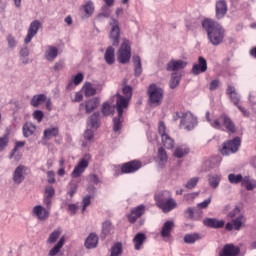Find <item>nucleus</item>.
<instances>
[{"instance_id":"f257e3e1","label":"nucleus","mask_w":256,"mask_h":256,"mask_svg":"<svg viewBox=\"0 0 256 256\" xmlns=\"http://www.w3.org/2000/svg\"><path fill=\"white\" fill-rule=\"evenodd\" d=\"M123 95L117 93L113 96V99L116 98V111L118 113V117L113 119V130L115 132L121 131V125L124 121L123 113L129 109V101H131V97H133V88L129 85H126L122 89Z\"/></svg>"},{"instance_id":"f03ea898","label":"nucleus","mask_w":256,"mask_h":256,"mask_svg":"<svg viewBox=\"0 0 256 256\" xmlns=\"http://www.w3.org/2000/svg\"><path fill=\"white\" fill-rule=\"evenodd\" d=\"M202 27L205 29L211 45L217 47L223 43L225 39V28L221 24L213 19L206 18L202 21Z\"/></svg>"},{"instance_id":"7ed1b4c3","label":"nucleus","mask_w":256,"mask_h":256,"mask_svg":"<svg viewBox=\"0 0 256 256\" xmlns=\"http://www.w3.org/2000/svg\"><path fill=\"white\" fill-rule=\"evenodd\" d=\"M213 129L218 131H226L227 133H236L237 127L235 122L227 114H221L214 122H212Z\"/></svg>"},{"instance_id":"20e7f679","label":"nucleus","mask_w":256,"mask_h":256,"mask_svg":"<svg viewBox=\"0 0 256 256\" xmlns=\"http://www.w3.org/2000/svg\"><path fill=\"white\" fill-rule=\"evenodd\" d=\"M164 91L156 84H151L148 88L149 103L151 107H159L163 103Z\"/></svg>"},{"instance_id":"39448f33","label":"nucleus","mask_w":256,"mask_h":256,"mask_svg":"<svg viewBox=\"0 0 256 256\" xmlns=\"http://www.w3.org/2000/svg\"><path fill=\"white\" fill-rule=\"evenodd\" d=\"M117 61L122 65H127V63L131 61V44L129 43V40L124 39L121 44L117 52Z\"/></svg>"},{"instance_id":"423d86ee","label":"nucleus","mask_w":256,"mask_h":256,"mask_svg":"<svg viewBox=\"0 0 256 256\" xmlns=\"http://www.w3.org/2000/svg\"><path fill=\"white\" fill-rule=\"evenodd\" d=\"M110 27L109 39L113 47H119V41L121 39V27H119V21L117 19H112L110 21Z\"/></svg>"},{"instance_id":"0eeeda50","label":"nucleus","mask_w":256,"mask_h":256,"mask_svg":"<svg viewBox=\"0 0 256 256\" xmlns=\"http://www.w3.org/2000/svg\"><path fill=\"white\" fill-rule=\"evenodd\" d=\"M239 147H241V138L235 137L223 144L220 153L222 155H231V153H237L239 151Z\"/></svg>"},{"instance_id":"6e6552de","label":"nucleus","mask_w":256,"mask_h":256,"mask_svg":"<svg viewBox=\"0 0 256 256\" xmlns=\"http://www.w3.org/2000/svg\"><path fill=\"white\" fill-rule=\"evenodd\" d=\"M145 211H147V207L143 204L132 208L127 215L129 223H137V219H141L145 215Z\"/></svg>"},{"instance_id":"1a4fd4ad","label":"nucleus","mask_w":256,"mask_h":256,"mask_svg":"<svg viewBox=\"0 0 256 256\" xmlns=\"http://www.w3.org/2000/svg\"><path fill=\"white\" fill-rule=\"evenodd\" d=\"M195 125H197V118L193 116V114L189 112L182 114L180 127H185L187 131H191L192 129H195Z\"/></svg>"},{"instance_id":"9d476101","label":"nucleus","mask_w":256,"mask_h":256,"mask_svg":"<svg viewBox=\"0 0 256 256\" xmlns=\"http://www.w3.org/2000/svg\"><path fill=\"white\" fill-rule=\"evenodd\" d=\"M39 29H41V22L39 20H34L30 23L27 36L24 40V43L26 45L31 43L33 37H35V35H37V33H39Z\"/></svg>"},{"instance_id":"9b49d317","label":"nucleus","mask_w":256,"mask_h":256,"mask_svg":"<svg viewBox=\"0 0 256 256\" xmlns=\"http://www.w3.org/2000/svg\"><path fill=\"white\" fill-rule=\"evenodd\" d=\"M142 166L143 164L141 163V161L132 160L122 165L121 173H135L139 171Z\"/></svg>"},{"instance_id":"f8f14e48","label":"nucleus","mask_w":256,"mask_h":256,"mask_svg":"<svg viewBox=\"0 0 256 256\" xmlns=\"http://www.w3.org/2000/svg\"><path fill=\"white\" fill-rule=\"evenodd\" d=\"M240 253L241 248L230 243L224 245L222 251L219 252V256H239Z\"/></svg>"},{"instance_id":"ddd939ff","label":"nucleus","mask_w":256,"mask_h":256,"mask_svg":"<svg viewBox=\"0 0 256 256\" xmlns=\"http://www.w3.org/2000/svg\"><path fill=\"white\" fill-rule=\"evenodd\" d=\"M27 171V167L23 165H19L13 172V182L16 185H21L23 181H25V172Z\"/></svg>"},{"instance_id":"4468645a","label":"nucleus","mask_w":256,"mask_h":256,"mask_svg":"<svg viewBox=\"0 0 256 256\" xmlns=\"http://www.w3.org/2000/svg\"><path fill=\"white\" fill-rule=\"evenodd\" d=\"M89 167V162L86 159H81L80 162L75 166L74 170L71 173L72 179H77L85 173V169Z\"/></svg>"},{"instance_id":"2eb2a0df","label":"nucleus","mask_w":256,"mask_h":256,"mask_svg":"<svg viewBox=\"0 0 256 256\" xmlns=\"http://www.w3.org/2000/svg\"><path fill=\"white\" fill-rule=\"evenodd\" d=\"M207 71V60L202 56L198 57V63L194 64L192 67L193 75H201Z\"/></svg>"},{"instance_id":"dca6fc26","label":"nucleus","mask_w":256,"mask_h":256,"mask_svg":"<svg viewBox=\"0 0 256 256\" xmlns=\"http://www.w3.org/2000/svg\"><path fill=\"white\" fill-rule=\"evenodd\" d=\"M203 225H205V227H210L211 229H223V227H225V220L206 218L203 220Z\"/></svg>"},{"instance_id":"f3484780","label":"nucleus","mask_w":256,"mask_h":256,"mask_svg":"<svg viewBox=\"0 0 256 256\" xmlns=\"http://www.w3.org/2000/svg\"><path fill=\"white\" fill-rule=\"evenodd\" d=\"M187 67V62L183 60H171L167 64V71H179Z\"/></svg>"},{"instance_id":"a211bd4d","label":"nucleus","mask_w":256,"mask_h":256,"mask_svg":"<svg viewBox=\"0 0 256 256\" xmlns=\"http://www.w3.org/2000/svg\"><path fill=\"white\" fill-rule=\"evenodd\" d=\"M86 249H96L99 245V236L95 233H90L84 243Z\"/></svg>"},{"instance_id":"6ab92c4d","label":"nucleus","mask_w":256,"mask_h":256,"mask_svg":"<svg viewBox=\"0 0 256 256\" xmlns=\"http://www.w3.org/2000/svg\"><path fill=\"white\" fill-rule=\"evenodd\" d=\"M173 227H175V223L173 221H166L162 226L161 237H163V239H169V237H171Z\"/></svg>"},{"instance_id":"aec40b11","label":"nucleus","mask_w":256,"mask_h":256,"mask_svg":"<svg viewBox=\"0 0 256 256\" xmlns=\"http://www.w3.org/2000/svg\"><path fill=\"white\" fill-rule=\"evenodd\" d=\"M159 209L163 211V213H169L177 207V202L172 197L168 200L164 201L163 204L158 205Z\"/></svg>"},{"instance_id":"412c9836","label":"nucleus","mask_w":256,"mask_h":256,"mask_svg":"<svg viewBox=\"0 0 256 256\" xmlns=\"http://www.w3.org/2000/svg\"><path fill=\"white\" fill-rule=\"evenodd\" d=\"M227 15V2L220 0L216 3V17L223 19Z\"/></svg>"},{"instance_id":"4be33fe9","label":"nucleus","mask_w":256,"mask_h":256,"mask_svg":"<svg viewBox=\"0 0 256 256\" xmlns=\"http://www.w3.org/2000/svg\"><path fill=\"white\" fill-rule=\"evenodd\" d=\"M227 95H229V98L233 102V105H235V107L240 105L241 96H239V94L237 93V90H235V87L228 86Z\"/></svg>"},{"instance_id":"5701e85b","label":"nucleus","mask_w":256,"mask_h":256,"mask_svg":"<svg viewBox=\"0 0 256 256\" xmlns=\"http://www.w3.org/2000/svg\"><path fill=\"white\" fill-rule=\"evenodd\" d=\"M88 125H90V127L92 129H99V127L101 126V113L99 112H94L89 120H88Z\"/></svg>"},{"instance_id":"b1692460","label":"nucleus","mask_w":256,"mask_h":256,"mask_svg":"<svg viewBox=\"0 0 256 256\" xmlns=\"http://www.w3.org/2000/svg\"><path fill=\"white\" fill-rule=\"evenodd\" d=\"M34 215L38 217L41 221L48 219L49 218V211H47L43 206L38 205L35 206L33 209Z\"/></svg>"},{"instance_id":"393cba45","label":"nucleus","mask_w":256,"mask_h":256,"mask_svg":"<svg viewBox=\"0 0 256 256\" xmlns=\"http://www.w3.org/2000/svg\"><path fill=\"white\" fill-rule=\"evenodd\" d=\"M23 136L24 137H31L35 131H37V126L32 122H26L22 126Z\"/></svg>"},{"instance_id":"a878e982","label":"nucleus","mask_w":256,"mask_h":256,"mask_svg":"<svg viewBox=\"0 0 256 256\" xmlns=\"http://www.w3.org/2000/svg\"><path fill=\"white\" fill-rule=\"evenodd\" d=\"M134 64V76L141 77V73H143V67L141 64V57L139 55L133 56L132 58Z\"/></svg>"},{"instance_id":"bb28decb","label":"nucleus","mask_w":256,"mask_h":256,"mask_svg":"<svg viewBox=\"0 0 256 256\" xmlns=\"http://www.w3.org/2000/svg\"><path fill=\"white\" fill-rule=\"evenodd\" d=\"M104 59L107 65H113L115 63V48L109 46L104 54Z\"/></svg>"},{"instance_id":"cd10ccee","label":"nucleus","mask_w":256,"mask_h":256,"mask_svg":"<svg viewBox=\"0 0 256 256\" xmlns=\"http://www.w3.org/2000/svg\"><path fill=\"white\" fill-rule=\"evenodd\" d=\"M171 199V192L164 190L155 195L156 204L163 205L164 201Z\"/></svg>"},{"instance_id":"c85d7f7f","label":"nucleus","mask_w":256,"mask_h":256,"mask_svg":"<svg viewBox=\"0 0 256 256\" xmlns=\"http://www.w3.org/2000/svg\"><path fill=\"white\" fill-rule=\"evenodd\" d=\"M47 101V95L45 94H37L34 95L30 101V105L32 107H39V105H43Z\"/></svg>"},{"instance_id":"c756f323","label":"nucleus","mask_w":256,"mask_h":256,"mask_svg":"<svg viewBox=\"0 0 256 256\" xmlns=\"http://www.w3.org/2000/svg\"><path fill=\"white\" fill-rule=\"evenodd\" d=\"M99 107V98H92L85 103L86 113H93Z\"/></svg>"},{"instance_id":"7c9ffc66","label":"nucleus","mask_w":256,"mask_h":256,"mask_svg":"<svg viewBox=\"0 0 256 256\" xmlns=\"http://www.w3.org/2000/svg\"><path fill=\"white\" fill-rule=\"evenodd\" d=\"M57 55H59V50L54 46H49L45 53L47 61H55V59H57Z\"/></svg>"},{"instance_id":"2f4dec72","label":"nucleus","mask_w":256,"mask_h":256,"mask_svg":"<svg viewBox=\"0 0 256 256\" xmlns=\"http://www.w3.org/2000/svg\"><path fill=\"white\" fill-rule=\"evenodd\" d=\"M242 186L245 187L247 191H253V189H256V180L245 176L242 180Z\"/></svg>"},{"instance_id":"473e14b6","label":"nucleus","mask_w":256,"mask_h":256,"mask_svg":"<svg viewBox=\"0 0 256 256\" xmlns=\"http://www.w3.org/2000/svg\"><path fill=\"white\" fill-rule=\"evenodd\" d=\"M185 155H189V147L186 145L178 146L174 151V156L178 159H183Z\"/></svg>"},{"instance_id":"72a5a7b5","label":"nucleus","mask_w":256,"mask_h":256,"mask_svg":"<svg viewBox=\"0 0 256 256\" xmlns=\"http://www.w3.org/2000/svg\"><path fill=\"white\" fill-rule=\"evenodd\" d=\"M59 135V128L53 127L45 129L43 132V139H53V137H57Z\"/></svg>"},{"instance_id":"f704fd0d","label":"nucleus","mask_w":256,"mask_h":256,"mask_svg":"<svg viewBox=\"0 0 256 256\" xmlns=\"http://www.w3.org/2000/svg\"><path fill=\"white\" fill-rule=\"evenodd\" d=\"M145 239H147V236H145L144 233H138L135 235L133 241L136 251H139V249H141V245L145 243Z\"/></svg>"},{"instance_id":"c9c22d12","label":"nucleus","mask_w":256,"mask_h":256,"mask_svg":"<svg viewBox=\"0 0 256 256\" xmlns=\"http://www.w3.org/2000/svg\"><path fill=\"white\" fill-rule=\"evenodd\" d=\"M208 183L212 189H217L221 183V175L213 174L208 177Z\"/></svg>"},{"instance_id":"e433bc0d","label":"nucleus","mask_w":256,"mask_h":256,"mask_svg":"<svg viewBox=\"0 0 256 256\" xmlns=\"http://www.w3.org/2000/svg\"><path fill=\"white\" fill-rule=\"evenodd\" d=\"M67 189V195H69L70 198H73L75 193H77V189H79V182L76 180H71L67 186Z\"/></svg>"},{"instance_id":"4c0bfd02","label":"nucleus","mask_w":256,"mask_h":256,"mask_svg":"<svg viewBox=\"0 0 256 256\" xmlns=\"http://www.w3.org/2000/svg\"><path fill=\"white\" fill-rule=\"evenodd\" d=\"M63 245H65V237H61L58 243L49 251V256H56L57 253L63 249Z\"/></svg>"},{"instance_id":"58836bf2","label":"nucleus","mask_w":256,"mask_h":256,"mask_svg":"<svg viewBox=\"0 0 256 256\" xmlns=\"http://www.w3.org/2000/svg\"><path fill=\"white\" fill-rule=\"evenodd\" d=\"M162 145H164V147L166 149H173V147H175V140H173V138H171L169 136V134H164L162 137Z\"/></svg>"},{"instance_id":"ea45409f","label":"nucleus","mask_w":256,"mask_h":256,"mask_svg":"<svg viewBox=\"0 0 256 256\" xmlns=\"http://www.w3.org/2000/svg\"><path fill=\"white\" fill-rule=\"evenodd\" d=\"M179 83H181V75L178 73H172L170 78V89H175L176 87H179Z\"/></svg>"},{"instance_id":"a19ab883","label":"nucleus","mask_w":256,"mask_h":256,"mask_svg":"<svg viewBox=\"0 0 256 256\" xmlns=\"http://www.w3.org/2000/svg\"><path fill=\"white\" fill-rule=\"evenodd\" d=\"M243 175L241 174H229L228 175V181L229 183H231L232 185H237L239 183H242L243 184Z\"/></svg>"},{"instance_id":"79ce46f5","label":"nucleus","mask_w":256,"mask_h":256,"mask_svg":"<svg viewBox=\"0 0 256 256\" xmlns=\"http://www.w3.org/2000/svg\"><path fill=\"white\" fill-rule=\"evenodd\" d=\"M199 239H201V235L194 233V234H186L184 236V242L192 245L193 243H195V241H199Z\"/></svg>"},{"instance_id":"37998d69","label":"nucleus","mask_w":256,"mask_h":256,"mask_svg":"<svg viewBox=\"0 0 256 256\" xmlns=\"http://www.w3.org/2000/svg\"><path fill=\"white\" fill-rule=\"evenodd\" d=\"M111 103L113 101L110 100V102H104L102 105V114L104 117H108V115L113 114V107L111 106Z\"/></svg>"},{"instance_id":"c03bdc74","label":"nucleus","mask_w":256,"mask_h":256,"mask_svg":"<svg viewBox=\"0 0 256 256\" xmlns=\"http://www.w3.org/2000/svg\"><path fill=\"white\" fill-rule=\"evenodd\" d=\"M109 233H111V221H105L102 224L101 239H105Z\"/></svg>"},{"instance_id":"a18cd8bd","label":"nucleus","mask_w":256,"mask_h":256,"mask_svg":"<svg viewBox=\"0 0 256 256\" xmlns=\"http://www.w3.org/2000/svg\"><path fill=\"white\" fill-rule=\"evenodd\" d=\"M121 253H123V244H121V242H117L111 248V256H119Z\"/></svg>"},{"instance_id":"49530a36","label":"nucleus","mask_w":256,"mask_h":256,"mask_svg":"<svg viewBox=\"0 0 256 256\" xmlns=\"http://www.w3.org/2000/svg\"><path fill=\"white\" fill-rule=\"evenodd\" d=\"M59 237H61V230L56 229L49 235L47 243H55Z\"/></svg>"},{"instance_id":"de8ad7c7","label":"nucleus","mask_w":256,"mask_h":256,"mask_svg":"<svg viewBox=\"0 0 256 256\" xmlns=\"http://www.w3.org/2000/svg\"><path fill=\"white\" fill-rule=\"evenodd\" d=\"M97 93V89H95L91 84H86L84 87V95L86 97H93Z\"/></svg>"},{"instance_id":"09e8293b","label":"nucleus","mask_w":256,"mask_h":256,"mask_svg":"<svg viewBox=\"0 0 256 256\" xmlns=\"http://www.w3.org/2000/svg\"><path fill=\"white\" fill-rule=\"evenodd\" d=\"M8 145H9V135L5 134L2 137H0V153L5 151Z\"/></svg>"},{"instance_id":"8fccbe9b","label":"nucleus","mask_w":256,"mask_h":256,"mask_svg":"<svg viewBox=\"0 0 256 256\" xmlns=\"http://www.w3.org/2000/svg\"><path fill=\"white\" fill-rule=\"evenodd\" d=\"M94 199V195H86L82 200V212L85 213L87 207L91 205V200Z\"/></svg>"},{"instance_id":"3c124183","label":"nucleus","mask_w":256,"mask_h":256,"mask_svg":"<svg viewBox=\"0 0 256 256\" xmlns=\"http://www.w3.org/2000/svg\"><path fill=\"white\" fill-rule=\"evenodd\" d=\"M215 167V159L206 160L203 162L202 171H211Z\"/></svg>"},{"instance_id":"603ef678","label":"nucleus","mask_w":256,"mask_h":256,"mask_svg":"<svg viewBox=\"0 0 256 256\" xmlns=\"http://www.w3.org/2000/svg\"><path fill=\"white\" fill-rule=\"evenodd\" d=\"M158 159L160 161V163H167V151H165V148L160 147L158 149Z\"/></svg>"},{"instance_id":"864d4df0","label":"nucleus","mask_w":256,"mask_h":256,"mask_svg":"<svg viewBox=\"0 0 256 256\" xmlns=\"http://www.w3.org/2000/svg\"><path fill=\"white\" fill-rule=\"evenodd\" d=\"M232 224L234 225L235 231H239L241 227H243V215H240L237 218L233 219Z\"/></svg>"},{"instance_id":"5fc2aeb1","label":"nucleus","mask_w":256,"mask_h":256,"mask_svg":"<svg viewBox=\"0 0 256 256\" xmlns=\"http://www.w3.org/2000/svg\"><path fill=\"white\" fill-rule=\"evenodd\" d=\"M197 183H199V178H191L185 184L186 189H195L197 187Z\"/></svg>"},{"instance_id":"6e6d98bb","label":"nucleus","mask_w":256,"mask_h":256,"mask_svg":"<svg viewBox=\"0 0 256 256\" xmlns=\"http://www.w3.org/2000/svg\"><path fill=\"white\" fill-rule=\"evenodd\" d=\"M158 133L159 135L161 136V138L164 136V135H168L167 134V126H165V122L163 121H160L159 124H158Z\"/></svg>"},{"instance_id":"4d7b16f0","label":"nucleus","mask_w":256,"mask_h":256,"mask_svg":"<svg viewBox=\"0 0 256 256\" xmlns=\"http://www.w3.org/2000/svg\"><path fill=\"white\" fill-rule=\"evenodd\" d=\"M84 11H85L86 15H93V11H95L93 2H87L84 6Z\"/></svg>"},{"instance_id":"13d9d810","label":"nucleus","mask_w":256,"mask_h":256,"mask_svg":"<svg viewBox=\"0 0 256 256\" xmlns=\"http://www.w3.org/2000/svg\"><path fill=\"white\" fill-rule=\"evenodd\" d=\"M20 147H25V142H23V141L16 142L15 147L13 148V150L10 154V159H13V157H15V153H17V151Z\"/></svg>"},{"instance_id":"bf43d9fd","label":"nucleus","mask_w":256,"mask_h":256,"mask_svg":"<svg viewBox=\"0 0 256 256\" xmlns=\"http://www.w3.org/2000/svg\"><path fill=\"white\" fill-rule=\"evenodd\" d=\"M43 117H45V114H43V111L36 110L33 113V118L38 122L41 123L43 121Z\"/></svg>"},{"instance_id":"052dcab7","label":"nucleus","mask_w":256,"mask_h":256,"mask_svg":"<svg viewBox=\"0 0 256 256\" xmlns=\"http://www.w3.org/2000/svg\"><path fill=\"white\" fill-rule=\"evenodd\" d=\"M45 197H50L52 199L55 197V188H53V186H47L45 188Z\"/></svg>"},{"instance_id":"680f3d73","label":"nucleus","mask_w":256,"mask_h":256,"mask_svg":"<svg viewBox=\"0 0 256 256\" xmlns=\"http://www.w3.org/2000/svg\"><path fill=\"white\" fill-rule=\"evenodd\" d=\"M88 181L94 185H99V183H101V180H99V176H97V174H90L88 176Z\"/></svg>"},{"instance_id":"e2e57ef3","label":"nucleus","mask_w":256,"mask_h":256,"mask_svg":"<svg viewBox=\"0 0 256 256\" xmlns=\"http://www.w3.org/2000/svg\"><path fill=\"white\" fill-rule=\"evenodd\" d=\"M95 137V133L91 129H86L84 132V139L86 141H91Z\"/></svg>"},{"instance_id":"0e129e2a","label":"nucleus","mask_w":256,"mask_h":256,"mask_svg":"<svg viewBox=\"0 0 256 256\" xmlns=\"http://www.w3.org/2000/svg\"><path fill=\"white\" fill-rule=\"evenodd\" d=\"M211 204V197L204 200L203 202L197 204L198 209H207L209 205Z\"/></svg>"},{"instance_id":"69168bd1","label":"nucleus","mask_w":256,"mask_h":256,"mask_svg":"<svg viewBox=\"0 0 256 256\" xmlns=\"http://www.w3.org/2000/svg\"><path fill=\"white\" fill-rule=\"evenodd\" d=\"M82 82H83V73L76 74L74 79H73L74 85H79Z\"/></svg>"},{"instance_id":"338daca9","label":"nucleus","mask_w":256,"mask_h":256,"mask_svg":"<svg viewBox=\"0 0 256 256\" xmlns=\"http://www.w3.org/2000/svg\"><path fill=\"white\" fill-rule=\"evenodd\" d=\"M241 212V210H239V207H235L229 214L228 217H230V219H233V217H237V215H239V213Z\"/></svg>"},{"instance_id":"774afa93","label":"nucleus","mask_w":256,"mask_h":256,"mask_svg":"<svg viewBox=\"0 0 256 256\" xmlns=\"http://www.w3.org/2000/svg\"><path fill=\"white\" fill-rule=\"evenodd\" d=\"M237 109H239V111L242 113V115H244V117H249L250 113L248 112L247 109H245V107L241 106V104H238V106H236Z\"/></svg>"}]
</instances>
